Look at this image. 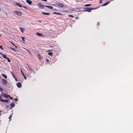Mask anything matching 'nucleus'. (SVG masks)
<instances>
[{
	"label": "nucleus",
	"mask_w": 133,
	"mask_h": 133,
	"mask_svg": "<svg viewBox=\"0 0 133 133\" xmlns=\"http://www.w3.org/2000/svg\"><path fill=\"white\" fill-rule=\"evenodd\" d=\"M14 12L15 14L19 16H21L22 14V13L19 11L15 10L14 11Z\"/></svg>",
	"instance_id": "obj_1"
},
{
	"label": "nucleus",
	"mask_w": 133,
	"mask_h": 133,
	"mask_svg": "<svg viewBox=\"0 0 133 133\" xmlns=\"http://www.w3.org/2000/svg\"><path fill=\"white\" fill-rule=\"evenodd\" d=\"M94 8H84V11H88L89 12H90L92 10H93Z\"/></svg>",
	"instance_id": "obj_2"
},
{
	"label": "nucleus",
	"mask_w": 133,
	"mask_h": 133,
	"mask_svg": "<svg viewBox=\"0 0 133 133\" xmlns=\"http://www.w3.org/2000/svg\"><path fill=\"white\" fill-rule=\"evenodd\" d=\"M37 5L39 8H40L41 9H43L44 7H45V6H44L42 4L40 3H39Z\"/></svg>",
	"instance_id": "obj_3"
},
{
	"label": "nucleus",
	"mask_w": 133,
	"mask_h": 133,
	"mask_svg": "<svg viewBox=\"0 0 133 133\" xmlns=\"http://www.w3.org/2000/svg\"><path fill=\"white\" fill-rule=\"evenodd\" d=\"M56 5L60 8H63L64 7V5L62 3H57L56 4Z\"/></svg>",
	"instance_id": "obj_4"
},
{
	"label": "nucleus",
	"mask_w": 133,
	"mask_h": 133,
	"mask_svg": "<svg viewBox=\"0 0 133 133\" xmlns=\"http://www.w3.org/2000/svg\"><path fill=\"white\" fill-rule=\"evenodd\" d=\"M2 83L3 85H5L7 83V81L4 79H2Z\"/></svg>",
	"instance_id": "obj_5"
},
{
	"label": "nucleus",
	"mask_w": 133,
	"mask_h": 133,
	"mask_svg": "<svg viewBox=\"0 0 133 133\" xmlns=\"http://www.w3.org/2000/svg\"><path fill=\"white\" fill-rule=\"evenodd\" d=\"M2 95L3 97L5 98H7L8 97V96L4 92H3L2 94Z\"/></svg>",
	"instance_id": "obj_6"
},
{
	"label": "nucleus",
	"mask_w": 133,
	"mask_h": 133,
	"mask_svg": "<svg viewBox=\"0 0 133 133\" xmlns=\"http://www.w3.org/2000/svg\"><path fill=\"white\" fill-rule=\"evenodd\" d=\"M17 87L19 88H21L22 87L21 84V83L19 82L16 84Z\"/></svg>",
	"instance_id": "obj_7"
},
{
	"label": "nucleus",
	"mask_w": 133,
	"mask_h": 133,
	"mask_svg": "<svg viewBox=\"0 0 133 133\" xmlns=\"http://www.w3.org/2000/svg\"><path fill=\"white\" fill-rule=\"evenodd\" d=\"M15 5H17V6H18V7H20V8H21L22 7V5L18 3H15Z\"/></svg>",
	"instance_id": "obj_8"
},
{
	"label": "nucleus",
	"mask_w": 133,
	"mask_h": 133,
	"mask_svg": "<svg viewBox=\"0 0 133 133\" xmlns=\"http://www.w3.org/2000/svg\"><path fill=\"white\" fill-rule=\"evenodd\" d=\"M26 2L28 4H29L30 5H31L32 3L31 1L29 0H26Z\"/></svg>",
	"instance_id": "obj_9"
},
{
	"label": "nucleus",
	"mask_w": 133,
	"mask_h": 133,
	"mask_svg": "<svg viewBox=\"0 0 133 133\" xmlns=\"http://www.w3.org/2000/svg\"><path fill=\"white\" fill-rule=\"evenodd\" d=\"M45 7H47L49 9H52L53 8V7L51 6H48L47 5H45Z\"/></svg>",
	"instance_id": "obj_10"
},
{
	"label": "nucleus",
	"mask_w": 133,
	"mask_h": 133,
	"mask_svg": "<svg viewBox=\"0 0 133 133\" xmlns=\"http://www.w3.org/2000/svg\"><path fill=\"white\" fill-rule=\"evenodd\" d=\"M36 34L39 36H44V35L42 34H41L40 33L38 32H37L36 33Z\"/></svg>",
	"instance_id": "obj_11"
},
{
	"label": "nucleus",
	"mask_w": 133,
	"mask_h": 133,
	"mask_svg": "<svg viewBox=\"0 0 133 133\" xmlns=\"http://www.w3.org/2000/svg\"><path fill=\"white\" fill-rule=\"evenodd\" d=\"M10 105L11 107H14L15 106V104L14 102H12Z\"/></svg>",
	"instance_id": "obj_12"
},
{
	"label": "nucleus",
	"mask_w": 133,
	"mask_h": 133,
	"mask_svg": "<svg viewBox=\"0 0 133 133\" xmlns=\"http://www.w3.org/2000/svg\"><path fill=\"white\" fill-rule=\"evenodd\" d=\"M0 54L4 58H6L7 57H6V55H4L2 54L1 53H0Z\"/></svg>",
	"instance_id": "obj_13"
},
{
	"label": "nucleus",
	"mask_w": 133,
	"mask_h": 133,
	"mask_svg": "<svg viewBox=\"0 0 133 133\" xmlns=\"http://www.w3.org/2000/svg\"><path fill=\"white\" fill-rule=\"evenodd\" d=\"M9 100L8 99L6 100H1V101L3 102H8Z\"/></svg>",
	"instance_id": "obj_14"
},
{
	"label": "nucleus",
	"mask_w": 133,
	"mask_h": 133,
	"mask_svg": "<svg viewBox=\"0 0 133 133\" xmlns=\"http://www.w3.org/2000/svg\"><path fill=\"white\" fill-rule=\"evenodd\" d=\"M21 73H22V75H23V76H24V77L25 78V79H26V77L25 76V75H24V73H23V72H22V70H21Z\"/></svg>",
	"instance_id": "obj_15"
},
{
	"label": "nucleus",
	"mask_w": 133,
	"mask_h": 133,
	"mask_svg": "<svg viewBox=\"0 0 133 133\" xmlns=\"http://www.w3.org/2000/svg\"><path fill=\"white\" fill-rule=\"evenodd\" d=\"M42 14H43L44 15H49L50 13H46V12H42Z\"/></svg>",
	"instance_id": "obj_16"
},
{
	"label": "nucleus",
	"mask_w": 133,
	"mask_h": 133,
	"mask_svg": "<svg viewBox=\"0 0 133 133\" xmlns=\"http://www.w3.org/2000/svg\"><path fill=\"white\" fill-rule=\"evenodd\" d=\"M9 48L11 50L15 52H16V51L15 50V49L12 48L10 47Z\"/></svg>",
	"instance_id": "obj_17"
},
{
	"label": "nucleus",
	"mask_w": 133,
	"mask_h": 133,
	"mask_svg": "<svg viewBox=\"0 0 133 133\" xmlns=\"http://www.w3.org/2000/svg\"><path fill=\"white\" fill-rule=\"evenodd\" d=\"M2 76H3V77L5 78V79H6V78H7V76H6V75H5V74H2Z\"/></svg>",
	"instance_id": "obj_18"
},
{
	"label": "nucleus",
	"mask_w": 133,
	"mask_h": 133,
	"mask_svg": "<svg viewBox=\"0 0 133 133\" xmlns=\"http://www.w3.org/2000/svg\"><path fill=\"white\" fill-rule=\"evenodd\" d=\"M91 4H86L84 5V6L85 7H87V6H89L91 5Z\"/></svg>",
	"instance_id": "obj_19"
},
{
	"label": "nucleus",
	"mask_w": 133,
	"mask_h": 133,
	"mask_svg": "<svg viewBox=\"0 0 133 133\" xmlns=\"http://www.w3.org/2000/svg\"><path fill=\"white\" fill-rule=\"evenodd\" d=\"M49 55L51 56L52 55V52H49L48 53Z\"/></svg>",
	"instance_id": "obj_20"
},
{
	"label": "nucleus",
	"mask_w": 133,
	"mask_h": 133,
	"mask_svg": "<svg viewBox=\"0 0 133 133\" xmlns=\"http://www.w3.org/2000/svg\"><path fill=\"white\" fill-rule=\"evenodd\" d=\"M20 30H21V32H23V29L22 28H20Z\"/></svg>",
	"instance_id": "obj_21"
},
{
	"label": "nucleus",
	"mask_w": 133,
	"mask_h": 133,
	"mask_svg": "<svg viewBox=\"0 0 133 133\" xmlns=\"http://www.w3.org/2000/svg\"><path fill=\"white\" fill-rule=\"evenodd\" d=\"M13 45L15 46V47L16 48H17V46H16L13 43H12V42H10Z\"/></svg>",
	"instance_id": "obj_22"
},
{
	"label": "nucleus",
	"mask_w": 133,
	"mask_h": 133,
	"mask_svg": "<svg viewBox=\"0 0 133 133\" xmlns=\"http://www.w3.org/2000/svg\"><path fill=\"white\" fill-rule=\"evenodd\" d=\"M6 59L8 60V62H10V60L8 57H7Z\"/></svg>",
	"instance_id": "obj_23"
},
{
	"label": "nucleus",
	"mask_w": 133,
	"mask_h": 133,
	"mask_svg": "<svg viewBox=\"0 0 133 133\" xmlns=\"http://www.w3.org/2000/svg\"><path fill=\"white\" fill-rule=\"evenodd\" d=\"M38 58L40 59H41V55L39 54H38Z\"/></svg>",
	"instance_id": "obj_24"
},
{
	"label": "nucleus",
	"mask_w": 133,
	"mask_h": 133,
	"mask_svg": "<svg viewBox=\"0 0 133 133\" xmlns=\"http://www.w3.org/2000/svg\"><path fill=\"white\" fill-rule=\"evenodd\" d=\"M3 100L2 97L0 95V101H1V100Z\"/></svg>",
	"instance_id": "obj_25"
},
{
	"label": "nucleus",
	"mask_w": 133,
	"mask_h": 133,
	"mask_svg": "<svg viewBox=\"0 0 133 133\" xmlns=\"http://www.w3.org/2000/svg\"><path fill=\"white\" fill-rule=\"evenodd\" d=\"M22 40L23 41H25V40H24V39H25V38H24V37H22Z\"/></svg>",
	"instance_id": "obj_26"
},
{
	"label": "nucleus",
	"mask_w": 133,
	"mask_h": 133,
	"mask_svg": "<svg viewBox=\"0 0 133 133\" xmlns=\"http://www.w3.org/2000/svg\"><path fill=\"white\" fill-rule=\"evenodd\" d=\"M9 97L10 98V99H13V98L12 97H11L10 95H8V97Z\"/></svg>",
	"instance_id": "obj_27"
},
{
	"label": "nucleus",
	"mask_w": 133,
	"mask_h": 133,
	"mask_svg": "<svg viewBox=\"0 0 133 133\" xmlns=\"http://www.w3.org/2000/svg\"><path fill=\"white\" fill-rule=\"evenodd\" d=\"M0 91H3V89L0 87Z\"/></svg>",
	"instance_id": "obj_28"
},
{
	"label": "nucleus",
	"mask_w": 133,
	"mask_h": 133,
	"mask_svg": "<svg viewBox=\"0 0 133 133\" xmlns=\"http://www.w3.org/2000/svg\"><path fill=\"white\" fill-rule=\"evenodd\" d=\"M107 5V3H105L103 5V6H105Z\"/></svg>",
	"instance_id": "obj_29"
},
{
	"label": "nucleus",
	"mask_w": 133,
	"mask_h": 133,
	"mask_svg": "<svg viewBox=\"0 0 133 133\" xmlns=\"http://www.w3.org/2000/svg\"><path fill=\"white\" fill-rule=\"evenodd\" d=\"M22 7H23V8L25 9H26V7L25 6H23L22 5Z\"/></svg>",
	"instance_id": "obj_30"
},
{
	"label": "nucleus",
	"mask_w": 133,
	"mask_h": 133,
	"mask_svg": "<svg viewBox=\"0 0 133 133\" xmlns=\"http://www.w3.org/2000/svg\"><path fill=\"white\" fill-rule=\"evenodd\" d=\"M0 48L2 49V50H3V48H2V45H0Z\"/></svg>",
	"instance_id": "obj_31"
},
{
	"label": "nucleus",
	"mask_w": 133,
	"mask_h": 133,
	"mask_svg": "<svg viewBox=\"0 0 133 133\" xmlns=\"http://www.w3.org/2000/svg\"><path fill=\"white\" fill-rule=\"evenodd\" d=\"M11 73H12V75L14 77H15V76L14 75V74L12 73V72H11Z\"/></svg>",
	"instance_id": "obj_32"
},
{
	"label": "nucleus",
	"mask_w": 133,
	"mask_h": 133,
	"mask_svg": "<svg viewBox=\"0 0 133 133\" xmlns=\"http://www.w3.org/2000/svg\"><path fill=\"white\" fill-rule=\"evenodd\" d=\"M100 2H99V3H102V0H100Z\"/></svg>",
	"instance_id": "obj_33"
},
{
	"label": "nucleus",
	"mask_w": 133,
	"mask_h": 133,
	"mask_svg": "<svg viewBox=\"0 0 133 133\" xmlns=\"http://www.w3.org/2000/svg\"><path fill=\"white\" fill-rule=\"evenodd\" d=\"M28 68L30 71H33V70L31 69L30 68L29 66H28Z\"/></svg>",
	"instance_id": "obj_34"
},
{
	"label": "nucleus",
	"mask_w": 133,
	"mask_h": 133,
	"mask_svg": "<svg viewBox=\"0 0 133 133\" xmlns=\"http://www.w3.org/2000/svg\"><path fill=\"white\" fill-rule=\"evenodd\" d=\"M69 17H73V16L72 15H69Z\"/></svg>",
	"instance_id": "obj_35"
},
{
	"label": "nucleus",
	"mask_w": 133,
	"mask_h": 133,
	"mask_svg": "<svg viewBox=\"0 0 133 133\" xmlns=\"http://www.w3.org/2000/svg\"><path fill=\"white\" fill-rule=\"evenodd\" d=\"M110 1H109L108 2H107L106 3H107V5H108V4H109L110 3Z\"/></svg>",
	"instance_id": "obj_36"
},
{
	"label": "nucleus",
	"mask_w": 133,
	"mask_h": 133,
	"mask_svg": "<svg viewBox=\"0 0 133 133\" xmlns=\"http://www.w3.org/2000/svg\"><path fill=\"white\" fill-rule=\"evenodd\" d=\"M12 116L11 115H10V116L9 117V118H10Z\"/></svg>",
	"instance_id": "obj_37"
},
{
	"label": "nucleus",
	"mask_w": 133,
	"mask_h": 133,
	"mask_svg": "<svg viewBox=\"0 0 133 133\" xmlns=\"http://www.w3.org/2000/svg\"><path fill=\"white\" fill-rule=\"evenodd\" d=\"M46 60V61H47V62H49V60L48 59H47Z\"/></svg>",
	"instance_id": "obj_38"
},
{
	"label": "nucleus",
	"mask_w": 133,
	"mask_h": 133,
	"mask_svg": "<svg viewBox=\"0 0 133 133\" xmlns=\"http://www.w3.org/2000/svg\"><path fill=\"white\" fill-rule=\"evenodd\" d=\"M53 13L54 14H56L57 12H53Z\"/></svg>",
	"instance_id": "obj_39"
},
{
	"label": "nucleus",
	"mask_w": 133,
	"mask_h": 133,
	"mask_svg": "<svg viewBox=\"0 0 133 133\" xmlns=\"http://www.w3.org/2000/svg\"><path fill=\"white\" fill-rule=\"evenodd\" d=\"M60 14V13H57V14Z\"/></svg>",
	"instance_id": "obj_40"
},
{
	"label": "nucleus",
	"mask_w": 133,
	"mask_h": 133,
	"mask_svg": "<svg viewBox=\"0 0 133 133\" xmlns=\"http://www.w3.org/2000/svg\"><path fill=\"white\" fill-rule=\"evenodd\" d=\"M15 100L16 101H17V99L16 98H15Z\"/></svg>",
	"instance_id": "obj_41"
},
{
	"label": "nucleus",
	"mask_w": 133,
	"mask_h": 133,
	"mask_svg": "<svg viewBox=\"0 0 133 133\" xmlns=\"http://www.w3.org/2000/svg\"><path fill=\"white\" fill-rule=\"evenodd\" d=\"M38 21L40 23H41V21L40 20H39Z\"/></svg>",
	"instance_id": "obj_42"
},
{
	"label": "nucleus",
	"mask_w": 133,
	"mask_h": 133,
	"mask_svg": "<svg viewBox=\"0 0 133 133\" xmlns=\"http://www.w3.org/2000/svg\"><path fill=\"white\" fill-rule=\"evenodd\" d=\"M12 107H11L10 108V109H11Z\"/></svg>",
	"instance_id": "obj_43"
},
{
	"label": "nucleus",
	"mask_w": 133,
	"mask_h": 133,
	"mask_svg": "<svg viewBox=\"0 0 133 133\" xmlns=\"http://www.w3.org/2000/svg\"><path fill=\"white\" fill-rule=\"evenodd\" d=\"M15 79L16 81H18V80L17 79L15 78Z\"/></svg>",
	"instance_id": "obj_44"
},
{
	"label": "nucleus",
	"mask_w": 133,
	"mask_h": 133,
	"mask_svg": "<svg viewBox=\"0 0 133 133\" xmlns=\"http://www.w3.org/2000/svg\"><path fill=\"white\" fill-rule=\"evenodd\" d=\"M98 25H99V22L98 23Z\"/></svg>",
	"instance_id": "obj_45"
},
{
	"label": "nucleus",
	"mask_w": 133,
	"mask_h": 133,
	"mask_svg": "<svg viewBox=\"0 0 133 133\" xmlns=\"http://www.w3.org/2000/svg\"><path fill=\"white\" fill-rule=\"evenodd\" d=\"M57 10L56 9H55V10Z\"/></svg>",
	"instance_id": "obj_46"
},
{
	"label": "nucleus",
	"mask_w": 133,
	"mask_h": 133,
	"mask_svg": "<svg viewBox=\"0 0 133 133\" xmlns=\"http://www.w3.org/2000/svg\"><path fill=\"white\" fill-rule=\"evenodd\" d=\"M0 36H1V35L0 34Z\"/></svg>",
	"instance_id": "obj_47"
}]
</instances>
